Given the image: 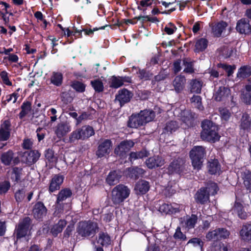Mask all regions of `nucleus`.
Listing matches in <instances>:
<instances>
[{
	"label": "nucleus",
	"instance_id": "f257e3e1",
	"mask_svg": "<svg viewBox=\"0 0 251 251\" xmlns=\"http://www.w3.org/2000/svg\"><path fill=\"white\" fill-rule=\"evenodd\" d=\"M155 113L152 110L145 109L139 113L132 114L128 119L127 126L130 128H138L153 120Z\"/></svg>",
	"mask_w": 251,
	"mask_h": 251
},
{
	"label": "nucleus",
	"instance_id": "f03ea898",
	"mask_svg": "<svg viewBox=\"0 0 251 251\" xmlns=\"http://www.w3.org/2000/svg\"><path fill=\"white\" fill-rule=\"evenodd\" d=\"M202 131L201 133V138L203 140L215 142L220 138L218 132V127L212 121L205 120L201 122Z\"/></svg>",
	"mask_w": 251,
	"mask_h": 251
},
{
	"label": "nucleus",
	"instance_id": "7ed1b4c3",
	"mask_svg": "<svg viewBox=\"0 0 251 251\" xmlns=\"http://www.w3.org/2000/svg\"><path fill=\"white\" fill-rule=\"evenodd\" d=\"M98 224L90 221H81L78 223L76 232L83 238L93 236L98 230Z\"/></svg>",
	"mask_w": 251,
	"mask_h": 251
},
{
	"label": "nucleus",
	"instance_id": "20e7f679",
	"mask_svg": "<svg viewBox=\"0 0 251 251\" xmlns=\"http://www.w3.org/2000/svg\"><path fill=\"white\" fill-rule=\"evenodd\" d=\"M205 155V149L203 146H195L192 148L190 152V157L195 169L200 170L201 168Z\"/></svg>",
	"mask_w": 251,
	"mask_h": 251
},
{
	"label": "nucleus",
	"instance_id": "39448f33",
	"mask_svg": "<svg viewBox=\"0 0 251 251\" xmlns=\"http://www.w3.org/2000/svg\"><path fill=\"white\" fill-rule=\"evenodd\" d=\"M130 189L123 184H119L112 191V201L115 204L123 202L129 195Z\"/></svg>",
	"mask_w": 251,
	"mask_h": 251
},
{
	"label": "nucleus",
	"instance_id": "423d86ee",
	"mask_svg": "<svg viewBox=\"0 0 251 251\" xmlns=\"http://www.w3.org/2000/svg\"><path fill=\"white\" fill-rule=\"evenodd\" d=\"M94 133V130L92 126H84L72 132L70 136V140L72 142L75 140H84L93 135Z\"/></svg>",
	"mask_w": 251,
	"mask_h": 251
},
{
	"label": "nucleus",
	"instance_id": "0eeeda50",
	"mask_svg": "<svg viewBox=\"0 0 251 251\" xmlns=\"http://www.w3.org/2000/svg\"><path fill=\"white\" fill-rule=\"evenodd\" d=\"M31 228V221L29 217H25L20 221L15 229L17 239H20L29 234Z\"/></svg>",
	"mask_w": 251,
	"mask_h": 251
},
{
	"label": "nucleus",
	"instance_id": "6e6552de",
	"mask_svg": "<svg viewBox=\"0 0 251 251\" xmlns=\"http://www.w3.org/2000/svg\"><path fill=\"white\" fill-rule=\"evenodd\" d=\"M230 234L226 228H218L210 230L206 234L205 238L207 241H219L222 239H226Z\"/></svg>",
	"mask_w": 251,
	"mask_h": 251
},
{
	"label": "nucleus",
	"instance_id": "1a4fd4ad",
	"mask_svg": "<svg viewBox=\"0 0 251 251\" xmlns=\"http://www.w3.org/2000/svg\"><path fill=\"white\" fill-rule=\"evenodd\" d=\"M112 142L110 140L105 139L100 143L98 150L96 151V155L99 158L106 157L111 151Z\"/></svg>",
	"mask_w": 251,
	"mask_h": 251
},
{
	"label": "nucleus",
	"instance_id": "9d476101",
	"mask_svg": "<svg viewBox=\"0 0 251 251\" xmlns=\"http://www.w3.org/2000/svg\"><path fill=\"white\" fill-rule=\"evenodd\" d=\"M134 145V143L131 140H126L122 141L114 150V153L121 157H124L126 153L128 152Z\"/></svg>",
	"mask_w": 251,
	"mask_h": 251
},
{
	"label": "nucleus",
	"instance_id": "9b49d317",
	"mask_svg": "<svg viewBox=\"0 0 251 251\" xmlns=\"http://www.w3.org/2000/svg\"><path fill=\"white\" fill-rule=\"evenodd\" d=\"M71 130V126L67 122H61L54 128V131L58 138L66 135Z\"/></svg>",
	"mask_w": 251,
	"mask_h": 251
},
{
	"label": "nucleus",
	"instance_id": "f8f14e48",
	"mask_svg": "<svg viewBox=\"0 0 251 251\" xmlns=\"http://www.w3.org/2000/svg\"><path fill=\"white\" fill-rule=\"evenodd\" d=\"M215 94L214 95V99L216 101H220L226 99L230 94V90L225 86H219L215 87Z\"/></svg>",
	"mask_w": 251,
	"mask_h": 251
},
{
	"label": "nucleus",
	"instance_id": "ddd939ff",
	"mask_svg": "<svg viewBox=\"0 0 251 251\" xmlns=\"http://www.w3.org/2000/svg\"><path fill=\"white\" fill-rule=\"evenodd\" d=\"M64 176L61 175H55L52 177L49 186V190L51 193L60 189L64 181Z\"/></svg>",
	"mask_w": 251,
	"mask_h": 251
},
{
	"label": "nucleus",
	"instance_id": "4468645a",
	"mask_svg": "<svg viewBox=\"0 0 251 251\" xmlns=\"http://www.w3.org/2000/svg\"><path fill=\"white\" fill-rule=\"evenodd\" d=\"M14 153L12 151H8L2 154L1 156V162L5 165H15L19 162L18 157H14Z\"/></svg>",
	"mask_w": 251,
	"mask_h": 251
},
{
	"label": "nucleus",
	"instance_id": "2eb2a0df",
	"mask_svg": "<svg viewBox=\"0 0 251 251\" xmlns=\"http://www.w3.org/2000/svg\"><path fill=\"white\" fill-rule=\"evenodd\" d=\"M132 94L126 89L121 90L116 97V100L119 102L121 106L130 101Z\"/></svg>",
	"mask_w": 251,
	"mask_h": 251
},
{
	"label": "nucleus",
	"instance_id": "dca6fc26",
	"mask_svg": "<svg viewBox=\"0 0 251 251\" xmlns=\"http://www.w3.org/2000/svg\"><path fill=\"white\" fill-rule=\"evenodd\" d=\"M183 164L184 161L181 158H178L173 160L167 168L168 173L169 174L180 173L182 170Z\"/></svg>",
	"mask_w": 251,
	"mask_h": 251
},
{
	"label": "nucleus",
	"instance_id": "f3484780",
	"mask_svg": "<svg viewBox=\"0 0 251 251\" xmlns=\"http://www.w3.org/2000/svg\"><path fill=\"white\" fill-rule=\"evenodd\" d=\"M237 30L242 34H249L251 32V25L248 19H242L239 20L236 25Z\"/></svg>",
	"mask_w": 251,
	"mask_h": 251
},
{
	"label": "nucleus",
	"instance_id": "a211bd4d",
	"mask_svg": "<svg viewBox=\"0 0 251 251\" xmlns=\"http://www.w3.org/2000/svg\"><path fill=\"white\" fill-rule=\"evenodd\" d=\"M164 160L159 156L150 157L146 161V164L149 169L161 167L164 164Z\"/></svg>",
	"mask_w": 251,
	"mask_h": 251
},
{
	"label": "nucleus",
	"instance_id": "6ab92c4d",
	"mask_svg": "<svg viewBox=\"0 0 251 251\" xmlns=\"http://www.w3.org/2000/svg\"><path fill=\"white\" fill-rule=\"evenodd\" d=\"M40 153L36 150L31 151L25 152L24 157L25 158V162L31 164L35 163L40 158Z\"/></svg>",
	"mask_w": 251,
	"mask_h": 251
},
{
	"label": "nucleus",
	"instance_id": "aec40b11",
	"mask_svg": "<svg viewBox=\"0 0 251 251\" xmlns=\"http://www.w3.org/2000/svg\"><path fill=\"white\" fill-rule=\"evenodd\" d=\"M47 209L43 203L39 202L35 204L33 209V214L36 219H40L45 216Z\"/></svg>",
	"mask_w": 251,
	"mask_h": 251
},
{
	"label": "nucleus",
	"instance_id": "412c9836",
	"mask_svg": "<svg viewBox=\"0 0 251 251\" xmlns=\"http://www.w3.org/2000/svg\"><path fill=\"white\" fill-rule=\"evenodd\" d=\"M249 81V83L242 90L241 96L242 101L247 104H251V78Z\"/></svg>",
	"mask_w": 251,
	"mask_h": 251
},
{
	"label": "nucleus",
	"instance_id": "4be33fe9",
	"mask_svg": "<svg viewBox=\"0 0 251 251\" xmlns=\"http://www.w3.org/2000/svg\"><path fill=\"white\" fill-rule=\"evenodd\" d=\"M209 194L204 188H201L195 195V200L197 202L204 204L209 201Z\"/></svg>",
	"mask_w": 251,
	"mask_h": 251
},
{
	"label": "nucleus",
	"instance_id": "5701e85b",
	"mask_svg": "<svg viewBox=\"0 0 251 251\" xmlns=\"http://www.w3.org/2000/svg\"><path fill=\"white\" fill-rule=\"evenodd\" d=\"M121 176V173L119 171L110 172L106 177V182L109 185H115L119 183Z\"/></svg>",
	"mask_w": 251,
	"mask_h": 251
},
{
	"label": "nucleus",
	"instance_id": "b1692460",
	"mask_svg": "<svg viewBox=\"0 0 251 251\" xmlns=\"http://www.w3.org/2000/svg\"><path fill=\"white\" fill-rule=\"evenodd\" d=\"M185 83L186 79L184 76L181 75L176 76L173 82L176 92L178 93L181 92L184 88Z\"/></svg>",
	"mask_w": 251,
	"mask_h": 251
},
{
	"label": "nucleus",
	"instance_id": "393cba45",
	"mask_svg": "<svg viewBox=\"0 0 251 251\" xmlns=\"http://www.w3.org/2000/svg\"><path fill=\"white\" fill-rule=\"evenodd\" d=\"M150 189V185L149 182L140 180L136 184L135 186V190L138 195H143L146 193Z\"/></svg>",
	"mask_w": 251,
	"mask_h": 251
},
{
	"label": "nucleus",
	"instance_id": "a878e982",
	"mask_svg": "<svg viewBox=\"0 0 251 251\" xmlns=\"http://www.w3.org/2000/svg\"><path fill=\"white\" fill-rule=\"evenodd\" d=\"M241 238L245 241L251 240V224L243 225L240 231Z\"/></svg>",
	"mask_w": 251,
	"mask_h": 251
},
{
	"label": "nucleus",
	"instance_id": "bb28decb",
	"mask_svg": "<svg viewBox=\"0 0 251 251\" xmlns=\"http://www.w3.org/2000/svg\"><path fill=\"white\" fill-rule=\"evenodd\" d=\"M232 211L236 213L238 216L242 219H246L248 217L247 213L244 210L242 204L236 201L232 209Z\"/></svg>",
	"mask_w": 251,
	"mask_h": 251
},
{
	"label": "nucleus",
	"instance_id": "cd10ccee",
	"mask_svg": "<svg viewBox=\"0 0 251 251\" xmlns=\"http://www.w3.org/2000/svg\"><path fill=\"white\" fill-rule=\"evenodd\" d=\"M72 192L69 188H64L62 189L57 195L56 203L60 204L61 202L66 200L67 198L71 197Z\"/></svg>",
	"mask_w": 251,
	"mask_h": 251
},
{
	"label": "nucleus",
	"instance_id": "c85d7f7f",
	"mask_svg": "<svg viewBox=\"0 0 251 251\" xmlns=\"http://www.w3.org/2000/svg\"><path fill=\"white\" fill-rule=\"evenodd\" d=\"M198 216L194 214H192L191 216L187 217L185 220L182 222L184 224V226L187 230L194 228L198 221Z\"/></svg>",
	"mask_w": 251,
	"mask_h": 251
},
{
	"label": "nucleus",
	"instance_id": "c756f323",
	"mask_svg": "<svg viewBox=\"0 0 251 251\" xmlns=\"http://www.w3.org/2000/svg\"><path fill=\"white\" fill-rule=\"evenodd\" d=\"M97 242L101 246L107 247L111 244V240L110 236L107 233L100 232L99 234Z\"/></svg>",
	"mask_w": 251,
	"mask_h": 251
},
{
	"label": "nucleus",
	"instance_id": "7c9ffc66",
	"mask_svg": "<svg viewBox=\"0 0 251 251\" xmlns=\"http://www.w3.org/2000/svg\"><path fill=\"white\" fill-rule=\"evenodd\" d=\"M194 115V114L192 113L189 110L185 111L183 112L181 118L182 121L187 125V126H191L193 125Z\"/></svg>",
	"mask_w": 251,
	"mask_h": 251
},
{
	"label": "nucleus",
	"instance_id": "2f4dec72",
	"mask_svg": "<svg viewBox=\"0 0 251 251\" xmlns=\"http://www.w3.org/2000/svg\"><path fill=\"white\" fill-rule=\"evenodd\" d=\"M227 25L228 24L224 21L218 23L212 28L213 34L217 37L220 36Z\"/></svg>",
	"mask_w": 251,
	"mask_h": 251
},
{
	"label": "nucleus",
	"instance_id": "473e14b6",
	"mask_svg": "<svg viewBox=\"0 0 251 251\" xmlns=\"http://www.w3.org/2000/svg\"><path fill=\"white\" fill-rule=\"evenodd\" d=\"M67 225V222L64 220L60 219L57 224L53 226L51 229V233L55 236L62 232Z\"/></svg>",
	"mask_w": 251,
	"mask_h": 251
},
{
	"label": "nucleus",
	"instance_id": "72a5a7b5",
	"mask_svg": "<svg viewBox=\"0 0 251 251\" xmlns=\"http://www.w3.org/2000/svg\"><path fill=\"white\" fill-rule=\"evenodd\" d=\"M241 174V177L244 180V186L250 192H251V172L249 170H245Z\"/></svg>",
	"mask_w": 251,
	"mask_h": 251
},
{
	"label": "nucleus",
	"instance_id": "f704fd0d",
	"mask_svg": "<svg viewBox=\"0 0 251 251\" xmlns=\"http://www.w3.org/2000/svg\"><path fill=\"white\" fill-rule=\"evenodd\" d=\"M208 172L212 175H215L219 173L220 171V166L218 161L216 159L211 160L208 162Z\"/></svg>",
	"mask_w": 251,
	"mask_h": 251
},
{
	"label": "nucleus",
	"instance_id": "c9c22d12",
	"mask_svg": "<svg viewBox=\"0 0 251 251\" xmlns=\"http://www.w3.org/2000/svg\"><path fill=\"white\" fill-rule=\"evenodd\" d=\"M128 176L133 179H136L145 173V171L141 168L135 167L128 168Z\"/></svg>",
	"mask_w": 251,
	"mask_h": 251
},
{
	"label": "nucleus",
	"instance_id": "e433bc0d",
	"mask_svg": "<svg viewBox=\"0 0 251 251\" xmlns=\"http://www.w3.org/2000/svg\"><path fill=\"white\" fill-rule=\"evenodd\" d=\"M251 75V67L249 66H244L238 70L237 77L240 79H243Z\"/></svg>",
	"mask_w": 251,
	"mask_h": 251
},
{
	"label": "nucleus",
	"instance_id": "4c0bfd02",
	"mask_svg": "<svg viewBox=\"0 0 251 251\" xmlns=\"http://www.w3.org/2000/svg\"><path fill=\"white\" fill-rule=\"evenodd\" d=\"M190 91L192 93L199 94L201 92L202 82L198 79H193L190 82Z\"/></svg>",
	"mask_w": 251,
	"mask_h": 251
},
{
	"label": "nucleus",
	"instance_id": "58836bf2",
	"mask_svg": "<svg viewBox=\"0 0 251 251\" xmlns=\"http://www.w3.org/2000/svg\"><path fill=\"white\" fill-rule=\"evenodd\" d=\"M149 152L146 150H142L139 151L131 152L129 154V159L130 161L138 159L143 158L149 155Z\"/></svg>",
	"mask_w": 251,
	"mask_h": 251
},
{
	"label": "nucleus",
	"instance_id": "ea45409f",
	"mask_svg": "<svg viewBox=\"0 0 251 251\" xmlns=\"http://www.w3.org/2000/svg\"><path fill=\"white\" fill-rule=\"evenodd\" d=\"M50 79L52 84L56 86H59L62 83L63 76L60 73L53 72Z\"/></svg>",
	"mask_w": 251,
	"mask_h": 251
},
{
	"label": "nucleus",
	"instance_id": "a19ab883",
	"mask_svg": "<svg viewBox=\"0 0 251 251\" xmlns=\"http://www.w3.org/2000/svg\"><path fill=\"white\" fill-rule=\"evenodd\" d=\"M208 41L205 38H201L198 40L195 44L196 52H200L204 50L207 46Z\"/></svg>",
	"mask_w": 251,
	"mask_h": 251
},
{
	"label": "nucleus",
	"instance_id": "79ce46f5",
	"mask_svg": "<svg viewBox=\"0 0 251 251\" xmlns=\"http://www.w3.org/2000/svg\"><path fill=\"white\" fill-rule=\"evenodd\" d=\"M22 110L19 114V118L22 119L31 110V104L29 101L24 102L21 105Z\"/></svg>",
	"mask_w": 251,
	"mask_h": 251
},
{
	"label": "nucleus",
	"instance_id": "37998d69",
	"mask_svg": "<svg viewBox=\"0 0 251 251\" xmlns=\"http://www.w3.org/2000/svg\"><path fill=\"white\" fill-rule=\"evenodd\" d=\"M183 64L184 66L183 72L185 73L193 74L195 72L193 62L188 58L183 60Z\"/></svg>",
	"mask_w": 251,
	"mask_h": 251
},
{
	"label": "nucleus",
	"instance_id": "c03bdc74",
	"mask_svg": "<svg viewBox=\"0 0 251 251\" xmlns=\"http://www.w3.org/2000/svg\"><path fill=\"white\" fill-rule=\"evenodd\" d=\"M251 126V120L249 116L246 114H243L241 120L240 127L243 130H248Z\"/></svg>",
	"mask_w": 251,
	"mask_h": 251
},
{
	"label": "nucleus",
	"instance_id": "a18cd8bd",
	"mask_svg": "<svg viewBox=\"0 0 251 251\" xmlns=\"http://www.w3.org/2000/svg\"><path fill=\"white\" fill-rule=\"evenodd\" d=\"M178 127V124L176 121H170L168 122L164 128V133H172L177 130Z\"/></svg>",
	"mask_w": 251,
	"mask_h": 251
},
{
	"label": "nucleus",
	"instance_id": "49530a36",
	"mask_svg": "<svg viewBox=\"0 0 251 251\" xmlns=\"http://www.w3.org/2000/svg\"><path fill=\"white\" fill-rule=\"evenodd\" d=\"M159 211L165 214H173L178 211L177 209L173 208V206L168 204L163 203L159 207Z\"/></svg>",
	"mask_w": 251,
	"mask_h": 251
},
{
	"label": "nucleus",
	"instance_id": "de8ad7c7",
	"mask_svg": "<svg viewBox=\"0 0 251 251\" xmlns=\"http://www.w3.org/2000/svg\"><path fill=\"white\" fill-rule=\"evenodd\" d=\"M91 84L96 92L100 93L103 91V84L100 79H96L91 80Z\"/></svg>",
	"mask_w": 251,
	"mask_h": 251
},
{
	"label": "nucleus",
	"instance_id": "09e8293b",
	"mask_svg": "<svg viewBox=\"0 0 251 251\" xmlns=\"http://www.w3.org/2000/svg\"><path fill=\"white\" fill-rule=\"evenodd\" d=\"M206 190V191L212 195H214L219 190L217 184L213 182L209 181L207 183L206 186L204 187Z\"/></svg>",
	"mask_w": 251,
	"mask_h": 251
},
{
	"label": "nucleus",
	"instance_id": "8fccbe9b",
	"mask_svg": "<svg viewBox=\"0 0 251 251\" xmlns=\"http://www.w3.org/2000/svg\"><path fill=\"white\" fill-rule=\"evenodd\" d=\"M191 103L195 107L200 110H202L203 107L201 104V98L200 96H193L190 99Z\"/></svg>",
	"mask_w": 251,
	"mask_h": 251
},
{
	"label": "nucleus",
	"instance_id": "3c124183",
	"mask_svg": "<svg viewBox=\"0 0 251 251\" xmlns=\"http://www.w3.org/2000/svg\"><path fill=\"white\" fill-rule=\"evenodd\" d=\"M234 52V49L231 47L225 46L221 49V55L225 58L231 56Z\"/></svg>",
	"mask_w": 251,
	"mask_h": 251
},
{
	"label": "nucleus",
	"instance_id": "603ef678",
	"mask_svg": "<svg viewBox=\"0 0 251 251\" xmlns=\"http://www.w3.org/2000/svg\"><path fill=\"white\" fill-rule=\"evenodd\" d=\"M45 157L49 162L52 164H55L57 162V158L54 154V151L52 150L49 149L45 151Z\"/></svg>",
	"mask_w": 251,
	"mask_h": 251
},
{
	"label": "nucleus",
	"instance_id": "864d4df0",
	"mask_svg": "<svg viewBox=\"0 0 251 251\" xmlns=\"http://www.w3.org/2000/svg\"><path fill=\"white\" fill-rule=\"evenodd\" d=\"M22 172V169L15 167L13 169L12 173H11V179L14 180L15 181H18L21 178V175Z\"/></svg>",
	"mask_w": 251,
	"mask_h": 251
},
{
	"label": "nucleus",
	"instance_id": "5fc2aeb1",
	"mask_svg": "<svg viewBox=\"0 0 251 251\" xmlns=\"http://www.w3.org/2000/svg\"><path fill=\"white\" fill-rule=\"evenodd\" d=\"M71 86L78 92H83L85 89V85L78 81H75L72 82Z\"/></svg>",
	"mask_w": 251,
	"mask_h": 251
},
{
	"label": "nucleus",
	"instance_id": "6e6d98bb",
	"mask_svg": "<svg viewBox=\"0 0 251 251\" xmlns=\"http://www.w3.org/2000/svg\"><path fill=\"white\" fill-rule=\"evenodd\" d=\"M138 75V76L140 79L145 80L150 79L153 76L152 73L144 70H139Z\"/></svg>",
	"mask_w": 251,
	"mask_h": 251
},
{
	"label": "nucleus",
	"instance_id": "4d7b16f0",
	"mask_svg": "<svg viewBox=\"0 0 251 251\" xmlns=\"http://www.w3.org/2000/svg\"><path fill=\"white\" fill-rule=\"evenodd\" d=\"M62 101L66 104L71 103L73 100V97L68 92H63L61 95Z\"/></svg>",
	"mask_w": 251,
	"mask_h": 251
},
{
	"label": "nucleus",
	"instance_id": "13d9d810",
	"mask_svg": "<svg viewBox=\"0 0 251 251\" xmlns=\"http://www.w3.org/2000/svg\"><path fill=\"white\" fill-rule=\"evenodd\" d=\"M123 81L121 77L113 76L111 80L110 86L115 88H117L123 85Z\"/></svg>",
	"mask_w": 251,
	"mask_h": 251
},
{
	"label": "nucleus",
	"instance_id": "bf43d9fd",
	"mask_svg": "<svg viewBox=\"0 0 251 251\" xmlns=\"http://www.w3.org/2000/svg\"><path fill=\"white\" fill-rule=\"evenodd\" d=\"M218 67L222 68L224 69L227 73L228 76H230L233 73L234 70L235 69V66L234 65H227L224 64H218Z\"/></svg>",
	"mask_w": 251,
	"mask_h": 251
},
{
	"label": "nucleus",
	"instance_id": "052dcab7",
	"mask_svg": "<svg viewBox=\"0 0 251 251\" xmlns=\"http://www.w3.org/2000/svg\"><path fill=\"white\" fill-rule=\"evenodd\" d=\"M25 189L19 190L15 193V198L17 202H21L25 197Z\"/></svg>",
	"mask_w": 251,
	"mask_h": 251
},
{
	"label": "nucleus",
	"instance_id": "680f3d73",
	"mask_svg": "<svg viewBox=\"0 0 251 251\" xmlns=\"http://www.w3.org/2000/svg\"><path fill=\"white\" fill-rule=\"evenodd\" d=\"M174 237L176 239H179L182 241H185L187 239L186 235L181 232L180 227H179L176 228L174 235Z\"/></svg>",
	"mask_w": 251,
	"mask_h": 251
},
{
	"label": "nucleus",
	"instance_id": "e2e57ef3",
	"mask_svg": "<svg viewBox=\"0 0 251 251\" xmlns=\"http://www.w3.org/2000/svg\"><path fill=\"white\" fill-rule=\"evenodd\" d=\"M10 187V183L7 181H4L0 183V194H5L9 189Z\"/></svg>",
	"mask_w": 251,
	"mask_h": 251
},
{
	"label": "nucleus",
	"instance_id": "0e129e2a",
	"mask_svg": "<svg viewBox=\"0 0 251 251\" xmlns=\"http://www.w3.org/2000/svg\"><path fill=\"white\" fill-rule=\"evenodd\" d=\"M0 76L4 84L8 86L12 85V83L10 81L8 77V74L6 71H3L1 72Z\"/></svg>",
	"mask_w": 251,
	"mask_h": 251
},
{
	"label": "nucleus",
	"instance_id": "69168bd1",
	"mask_svg": "<svg viewBox=\"0 0 251 251\" xmlns=\"http://www.w3.org/2000/svg\"><path fill=\"white\" fill-rule=\"evenodd\" d=\"M10 136V131L9 130H3L0 129V141H6Z\"/></svg>",
	"mask_w": 251,
	"mask_h": 251
},
{
	"label": "nucleus",
	"instance_id": "338daca9",
	"mask_svg": "<svg viewBox=\"0 0 251 251\" xmlns=\"http://www.w3.org/2000/svg\"><path fill=\"white\" fill-rule=\"evenodd\" d=\"M168 74L160 73L158 75L154 76V79L152 80V83L154 84L156 81L163 80L168 76Z\"/></svg>",
	"mask_w": 251,
	"mask_h": 251
},
{
	"label": "nucleus",
	"instance_id": "774afa93",
	"mask_svg": "<svg viewBox=\"0 0 251 251\" xmlns=\"http://www.w3.org/2000/svg\"><path fill=\"white\" fill-rule=\"evenodd\" d=\"M212 245V250L213 251H222V248L223 243L219 241H213Z\"/></svg>",
	"mask_w": 251,
	"mask_h": 251
}]
</instances>
